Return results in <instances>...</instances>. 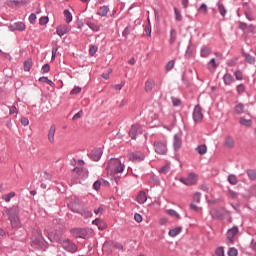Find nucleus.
<instances>
[{
	"mask_svg": "<svg viewBox=\"0 0 256 256\" xmlns=\"http://www.w3.org/2000/svg\"><path fill=\"white\" fill-rule=\"evenodd\" d=\"M106 169L111 179L119 181L121 179V174L123 171H125V164L121 163V160L117 158H112L108 161V166Z\"/></svg>",
	"mask_w": 256,
	"mask_h": 256,
	"instance_id": "f257e3e1",
	"label": "nucleus"
},
{
	"mask_svg": "<svg viewBox=\"0 0 256 256\" xmlns=\"http://www.w3.org/2000/svg\"><path fill=\"white\" fill-rule=\"evenodd\" d=\"M181 133H178L174 135V142H173V147L176 151H179L183 145V139H182Z\"/></svg>",
	"mask_w": 256,
	"mask_h": 256,
	"instance_id": "1a4fd4ad",
	"label": "nucleus"
},
{
	"mask_svg": "<svg viewBox=\"0 0 256 256\" xmlns=\"http://www.w3.org/2000/svg\"><path fill=\"white\" fill-rule=\"evenodd\" d=\"M239 123H240V125H243V127H251V125H253V121L252 120H247L244 117L240 118Z\"/></svg>",
	"mask_w": 256,
	"mask_h": 256,
	"instance_id": "a878e982",
	"label": "nucleus"
},
{
	"mask_svg": "<svg viewBox=\"0 0 256 256\" xmlns=\"http://www.w3.org/2000/svg\"><path fill=\"white\" fill-rule=\"evenodd\" d=\"M95 215H103L105 213V209L103 207H99L98 209L94 210Z\"/></svg>",
	"mask_w": 256,
	"mask_h": 256,
	"instance_id": "13d9d810",
	"label": "nucleus"
},
{
	"mask_svg": "<svg viewBox=\"0 0 256 256\" xmlns=\"http://www.w3.org/2000/svg\"><path fill=\"white\" fill-rule=\"evenodd\" d=\"M193 201L195 203H201V193L199 192H196L193 196Z\"/></svg>",
	"mask_w": 256,
	"mask_h": 256,
	"instance_id": "a18cd8bd",
	"label": "nucleus"
},
{
	"mask_svg": "<svg viewBox=\"0 0 256 256\" xmlns=\"http://www.w3.org/2000/svg\"><path fill=\"white\" fill-rule=\"evenodd\" d=\"M219 67V64L217 63V60L215 58H212L208 64H207V69L210 71V73L215 72V69Z\"/></svg>",
	"mask_w": 256,
	"mask_h": 256,
	"instance_id": "4468645a",
	"label": "nucleus"
},
{
	"mask_svg": "<svg viewBox=\"0 0 256 256\" xmlns=\"http://www.w3.org/2000/svg\"><path fill=\"white\" fill-rule=\"evenodd\" d=\"M31 67H33V61L28 59L24 62V71H31Z\"/></svg>",
	"mask_w": 256,
	"mask_h": 256,
	"instance_id": "2f4dec72",
	"label": "nucleus"
},
{
	"mask_svg": "<svg viewBox=\"0 0 256 256\" xmlns=\"http://www.w3.org/2000/svg\"><path fill=\"white\" fill-rule=\"evenodd\" d=\"M166 213L168 215H170V217H175L176 219H181V215H179V213H177V211H175L173 209L167 210Z\"/></svg>",
	"mask_w": 256,
	"mask_h": 256,
	"instance_id": "473e14b6",
	"label": "nucleus"
},
{
	"mask_svg": "<svg viewBox=\"0 0 256 256\" xmlns=\"http://www.w3.org/2000/svg\"><path fill=\"white\" fill-rule=\"evenodd\" d=\"M228 181L231 185H237V176L231 174L228 176Z\"/></svg>",
	"mask_w": 256,
	"mask_h": 256,
	"instance_id": "a19ab883",
	"label": "nucleus"
},
{
	"mask_svg": "<svg viewBox=\"0 0 256 256\" xmlns=\"http://www.w3.org/2000/svg\"><path fill=\"white\" fill-rule=\"evenodd\" d=\"M59 244L64 251H67L68 253H77V245H75L71 240L66 238L60 239Z\"/></svg>",
	"mask_w": 256,
	"mask_h": 256,
	"instance_id": "f03ea898",
	"label": "nucleus"
},
{
	"mask_svg": "<svg viewBox=\"0 0 256 256\" xmlns=\"http://www.w3.org/2000/svg\"><path fill=\"white\" fill-rule=\"evenodd\" d=\"M69 31H71V26L67 24H61L56 28V33L59 37H63V35H66Z\"/></svg>",
	"mask_w": 256,
	"mask_h": 256,
	"instance_id": "6e6552de",
	"label": "nucleus"
},
{
	"mask_svg": "<svg viewBox=\"0 0 256 256\" xmlns=\"http://www.w3.org/2000/svg\"><path fill=\"white\" fill-rule=\"evenodd\" d=\"M153 87H155V81L152 79H148L145 83V91L146 93H149L153 91Z\"/></svg>",
	"mask_w": 256,
	"mask_h": 256,
	"instance_id": "412c9836",
	"label": "nucleus"
},
{
	"mask_svg": "<svg viewBox=\"0 0 256 256\" xmlns=\"http://www.w3.org/2000/svg\"><path fill=\"white\" fill-rule=\"evenodd\" d=\"M182 232H183V227L177 226L176 228L169 230L168 235H170V237H177V235H181Z\"/></svg>",
	"mask_w": 256,
	"mask_h": 256,
	"instance_id": "dca6fc26",
	"label": "nucleus"
},
{
	"mask_svg": "<svg viewBox=\"0 0 256 256\" xmlns=\"http://www.w3.org/2000/svg\"><path fill=\"white\" fill-rule=\"evenodd\" d=\"M224 145L228 149H233L235 147V140L231 136H226L224 140Z\"/></svg>",
	"mask_w": 256,
	"mask_h": 256,
	"instance_id": "2eb2a0df",
	"label": "nucleus"
},
{
	"mask_svg": "<svg viewBox=\"0 0 256 256\" xmlns=\"http://www.w3.org/2000/svg\"><path fill=\"white\" fill-rule=\"evenodd\" d=\"M102 155H103V151L101 149H96L92 151L91 158L93 159V161H99Z\"/></svg>",
	"mask_w": 256,
	"mask_h": 256,
	"instance_id": "aec40b11",
	"label": "nucleus"
},
{
	"mask_svg": "<svg viewBox=\"0 0 256 256\" xmlns=\"http://www.w3.org/2000/svg\"><path fill=\"white\" fill-rule=\"evenodd\" d=\"M18 113L19 110L17 109V102H15L13 106L9 109V115H17Z\"/></svg>",
	"mask_w": 256,
	"mask_h": 256,
	"instance_id": "c9c22d12",
	"label": "nucleus"
},
{
	"mask_svg": "<svg viewBox=\"0 0 256 256\" xmlns=\"http://www.w3.org/2000/svg\"><path fill=\"white\" fill-rule=\"evenodd\" d=\"M45 232L48 233V239H50V241H57V239H59L57 232L51 231V228H45Z\"/></svg>",
	"mask_w": 256,
	"mask_h": 256,
	"instance_id": "f3484780",
	"label": "nucleus"
},
{
	"mask_svg": "<svg viewBox=\"0 0 256 256\" xmlns=\"http://www.w3.org/2000/svg\"><path fill=\"white\" fill-rule=\"evenodd\" d=\"M223 80L225 85H231V83H233V76H231V74H225Z\"/></svg>",
	"mask_w": 256,
	"mask_h": 256,
	"instance_id": "cd10ccee",
	"label": "nucleus"
},
{
	"mask_svg": "<svg viewBox=\"0 0 256 256\" xmlns=\"http://www.w3.org/2000/svg\"><path fill=\"white\" fill-rule=\"evenodd\" d=\"M79 93H81V87H75L70 92L71 95H79Z\"/></svg>",
	"mask_w": 256,
	"mask_h": 256,
	"instance_id": "5fc2aeb1",
	"label": "nucleus"
},
{
	"mask_svg": "<svg viewBox=\"0 0 256 256\" xmlns=\"http://www.w3.org/2000/svg\"><path fill=\"white\" fill-rule=\"evenodd\" d=\"M211 55V48H209L208 46H203L200 50V57H208Z\"/></svg>",
	"mask_w": 256,
	"mask_h": 256,
	"instance_id": "5701e85b",
	"label": "nucleus"
},
{
	"mask_svg": "<svg viewBox=\"0 0 256 256\" xmlns=\"http://www.w3.org/2000/svg\"><path fill=\"white\" fill-rule=\"evenodd\" d=\"M21 124H22L24 127H27V125H29V119H27L26 117H22V118H21Z\"/></svg>",
	"mask_w": 256,
	"mask_h": 256,
	"instance_id": "0e129e2a",
	"label": "nucleus"
},
{
	"mask_svg": "<svg viewBox=\"0 0 256 256\" xmlns=\"http://www.w3.org/2000/svg\"><path fill=\"white\" fill-rule=\"evenodd\" d=\"M154 149L158 155H161V144L159 142L154 143Z\"/></svg>",
	"mask_w": 256,
	"mask_h": 256,
	"instance_id": "de8ad7c7",
	"label": "nucleus"
},
{
	"mask_svg": "<svg viewBox=\"0 0 256 256\" xmlns=\"http://www.w3.org/2000/svg\"><path fill=\"white\" fill-rule=\"evenodd\" d=\"M173 67H175V61L174 60H170L167 64H166V71L169 72L171 71V69H173Z\"/></svg>",
	"mask_w": 256,
	"mask_h": 256,
	"instance_id": "79ce46f5",
	"label": "nucleus"
},
{
	"mask_svg": "<svg viewBox=\"0 0 256 256\" xmlns=\"http://www.w3.org/2000/svg\"><path fill=\"white\" fill-rule=\"evenodd\" d=\"M234 76L236 78V81H243V72H241L240 70L236 71L234 73Z\"/></svg>",
	"mask_w": 256,
	"mask_h": 256,
	"instance_id": "37998d69",
	"label": "nucleus"
},
{
	"mask_svg": "<svg viewBox=\"0 0 256 256\" xmlns=\"http://www.w3.org/2000/svg\"><path fill=\"white\" fill-rule=\"evenodd\" d=\"M237 233H239V228L236 226L228 230L226 237L227 245H233V243H235V235H237Z\"/></svg>",
	"mask_w": 256,
	"mask_h": 256,
	"instance_id": "7ed1b4c3",
	"label": "nucleus"
},
{
	"mask_svg": "<svg viewBox=\"0 0 256 256\" xmlns=\"http://www.w3.org/2000/svg\"><path fill=\"white\" fill-rule=\"evenodd\" d=\"M134 219H135V221H136L137 223H141V221H143V216H141V214H139V213H136V214L134 215Z\"/></svg>",
	"mask_w": 256,
	"mask_h": 256,
	"instance_id": "6e6d98bb",
	"label": "nucleus"
},
{
	"mask_svg": "<svg viewBox=\"0 0 256 256\" xmlns=\"http://www.w3.org/2000/svg\"><path fill=\"white\" fill-rule=\"evenodd\" d=\"M49 69H50L49 64H45L42 67L43 73H49Z\"/></svg>",
	"mask_w": 256,
	"mask_h": 256,
	"instance_id": "774afa93",
	"label": "nucleus"
},
{
	"mask_svg": "<svg viewBox=\"0 0 256 256\" xmlns=\"http://www.w3.org/2000/svg\"><path fill=\"white\" fill-rule=\"evenodd\" d=\"M196 151L199 155H205L207 153V145L203 144L196 148Z\"/></svg>",
	"mask_w": 256,
	"mask_h": 256,
	"instance_id": "bb28decb",
	"label": "nucleus"
},
{
	"mask_svg": "<svg viewBox=\"0 0 256 256\" xmlns=\"http://www.w3.org/2000/svg\"><path fill=\"white\" fill-rule=\"evenodd\" d=\"M215 255L216 256H225V248H223V246L216 248Z\"/></svg>",
	"mask_w": 256,
	"mask_h": 256,
	"instance_id": "4c0bfd02",
	"label": "nucleus"
},
{
	"mask_svg": "<svg viewBox=\"0 0 256 256\" xmlns=\"http://www.w3.org/2000/svg\"><path fill=\"white\" fill-rule=\"evenodd\" d=\"M86 25L92 30V31H100L101 27L99 25L93 23V22H87Z\"/></svg>",
	"mask_w": 256,
	"mask_h": 256,
	"instance_id": "7c9ffc66",
	"label": "nucleus"
},
{
	"mask_svg": "<svg viewBox=\"0 0 256 256\" xmlns=\"http://www.w3.org/2000/svg\"><path fill=\"white\" fill-rule=\"evenodd\" d=\"M57 48H52V57H51V61H55V57L57 56Z\"/></svg>",
	"mask_w": 256,
	"mask_h": 256,
	"instance_id": "69168bd1",
	"label": "nucleus"
},
{
	"mask_svg": "<svg viewBox=\"0 0 256 256\" xmlns=\"http://www.w3.org/2000/svg\"><path fill=\"white\" fill-rule=\"evenodd\" d=\"M64 17L66 23H71V21H73V15H71V12H69V10H64Z\"/></svg>",
	"mask_w": 256,
	"mask_h": 256,
	"instance_id": "c85d7f7f",
	"label": "nucleus"
},
{
	"mask_svg": "<svg viewBox=\"0 0 256 256\" xmlns=\"http://www.w3.org/2000/svg\"><path fill=\"white\" fill-rule=\"evenodd\" d=\"M175 17H176V21H183V16L181 15V11H179L177 8H175Z\"/></svg>",
	"mask_w": 256,
	"mask_h": 256,
	"instance_id": "c03bdc74",
	"label": "nucleus"
},
{
	"mask_svg": "<svg viewBox=\"0 0 256 256\" xmlns=\"http://www.w3.org/2000/svg\"><path fill=\"white\" fill-rule=\"evenodd\" d=\"M17 194L15 192H10L8 194H4L2 195V199L3 201H5L6 203H11V200L13 199V197H15Z\"/></svg>",
	"mask_w": 256,
	"mask_h": 256,
	"instance_id": "393cba45",
	"label": "nucleus"
},
{
	"mask_svg": "<svg viewBox=\"0 0 256 256\" xmlns=\"http://www.w3.org/2000/svg\"><path fill=\"white\" fill-rule=\"evenodd\" d=\"M10 31H25V23L16 22L9 26Z\"/></svg>",
	"mask_w": 256,
	"mask_h": 256,
	"instance_id": "9b49d317",
	"label": "nucleus"
},
{
	"mask_svg": "<svg viewBox=\"0 0 256 256\" xmlns=\"http://www.w3.org/2000/svg\"><path fill=\"white\" fill-rule=\"evenodd\" d=\"M85 230L82 229H74L73 230V235H75L76 237H85Z\"/></svg>",
	"mask_w": 256,
	"mask_h": 256,
	"instance_id": "e433bc0d",
	"label": "nucleus"
},
{
	"mask_svg": "<svg viewBox=\"0 0 256 256\" xmlns=\"http://www.w3.org/2000/svg\"><path fill=\"white\" fill-rule=\"evenodd\" d=\"M193 119L195 123H201L203 121V108L196 105L193 111Z\"/></svg>",
	"mask_w": 256,
	"mask_h": 256,
	"instance_id": "423d86ee",
	"label": "nucleus"
},
{
	"mask_svg": "<svg viewBox=\"0 0 256 256\" xmlns=\"http://www.w3.org/2000/svg\"><path fill=\"white\" fill-rule=\"evenodd\" d=\"M142 134H143V126L139 124H134L131 126L129 131V137H131V139H137V135H142Z\"/></svg>",
	"mask_w": 256,
	"mask_h": 256,
	"instance_id": "20e7f679",
	"label": "nucleus"
},
{
	"mask_svg": "<svg viewBox=\"0 0 256 256\" xmlns=\"http://www.w3.org/2000/svg\"><path fill=\"white\" fill-rule=\"evenodd\" d=\"M39 81L41 83H47L48 85H50V87H55V83H53V81L49 80V78L47 77H40Z\"/></svg>",
	"mask_w": 256,
	"mask_h": 256,
	"instance_id": "f704fd0d",
	"label": "nucleus"
},
{
	"mask_svg": "<svg viewBox=\"0 0 256 256\" xmlns=\"http://www.w3.org/2000/svg\"><path fill=\"white\" fill-rule=\"evenodd\" d=\"M198 176L195 173H190L186 178H180L181 183L184 185H195L197 183Z\"/></svg>",
	"mask_w": 256,
	"mask_h": 256,
	"instance_id": "39448f33",
	"label": "nucleus"
},
{
	"mask_svg": "<svg viewBox=\"0 0 256 256\" xmlns=\"http://www.w3.org/2000/svg\"><path fill=\"white\" fill-rule=\"evenodd\" d=\"M89 53H90L91 57H93V55H95L97 53V46H91L89 49Z\"/></svg>",
	"mask_w": 256,
	"mask_h": 256,
	"instance_id": "bf43d9fd",
	"label": "nucleus"
},
{
	"mask_svg": "<svg viewBox=\"0 0 256 256\" xmlns=\"http://www.w3.org/2000/svg\"><path fill=\"white\" fill-rule=\"evenodd\" d=\"M9 221L13 229H19V227H21V221L19 220V216L9 217Z\"/></svg>",
	"mask_w": 256,
	"mask_h": 256,
	"instance_id": "ddd939ff",
	"label": "nucleus"
},
{
	"mask_svg": "<svg viewBox=\"0 0 256 256\" xmlns=\"http://www.w3.org/2000/svg\"><path fill=\"white\" fill-rule=\"evenodd\" d=\"M209 9L206 6V4H201L200 7L198 8V12L201 13L202 15H207Z\"/></svg>",
	"mask_w": 256,
	"mask_h": 256,
	"instance_id": "72a5a7b5",
	"label": "nucleus"
},
{
	"mask_svg": "<svg viewBox=\"0 0 256 256\" xmlns=\"http://www.w3.org/2000/svg\"><path fill=\"white\" fill-rule=\"evenodd\" d=\"M161 147H162V155H167V143L162 142Z\"/></svg>",
	"mask_w": 256,
	"mask_h": 256,
	"instance_id": "680f3d73",
	"label": "nucleus"
},
{
	"mask_svg": "<svg viewBox=\"0 0 256 256\" xmlns=\"http://www.w3.org/2000/svg\"><path fill=\"white\" fill-rule=\"evenodd\" d=\"M244 57H245L247 63H250L251 65H253V63H255V57H253L251 54H244Z\"/></svg>",
	"mask_w": 256,
	"mask_h": 256,
	"instance_id": "ea45409f",
	"label": "nucleus"
},
{
	"mask_svg": "<svg viewBox=\"0 0 256 256\" xmlns=\"http://www.w3.org/2000/svg\"><path fill=\"white\" fill-rule=\"evenodd\" d=\"M35 21H37V16L35 14H31L29 16V22L30 23H35Z\"/></svg>",
	"mask_w": 256,
	"mask_h": 256,
	"instance_id": "338daca9",
	"label": "nucleus"
},
{
	"mask_svg": "<svg viewBox=\"0 0 256 256\" xmlns=\"http://www.w3.org/2000/svg\"><path fill=\"white\" fill-rule=\"evenodd\" d=\"M136 201L140 204L143 205V203L147 202V194L144 191L139 192Z\"/></svg>",
	"mask_w": 256,
	"mask_h": 256,
	"instance_id": "a211bd4d",
	"label": "nucleus"
},
{
	"mask_svg": "<svg viewBox=\"0 0 256 256\" xmlns=\"http://www.w3.org/2000/svg\"><path fill=\"white\" fill-rule=\"evenodd\" d=\"M129 33H131V26H127L123 30L122 35H123V37H125V39H127V37L129 36Z\"/></svg>",
	"mask_w": 256,
	"mask_h": 256,
	"instance_id": "49530a36",
	"label": "nucleus"
},
{
	"mask_svg": "<svg viewBox=\"0 0 256 256\" xmlns=\"http://www.w3.org/2000/svg\"><path fill=\"white\" fill-rule=\"evenodd\" d=\"M49 23V18L48 17H41L39 19V25H47Z\"/></svg>",
	"mask_w": 256,
	"mask_h": 256,
	"instance_id": "603ef678",
	"label": "nucleus"
},
{
	"mask_svg": "<svg viewBox=\"0 0 256 256\" xmlns=\"http://www.w3.org/2000/svg\"><path fill=\"white\" fill-rule=\"evenodd\" d=\"M76 213H79L80 215H82V217H85L86 219H89V217H93V213L89 209L77 210Z\"/></svg>",
	"mask_w": 256,
	"mask_h": 256,
	"instance_id": "4be33fe9",
	"label": "nucleus"
},
{
	"mask_svg": "<svg viewBox=\"0 0 256 256\" xmlns=\"http://www.w3.org/2000/svg\"><path fill=\"white\" fill-rule=\"evenodd\" d=\"M55 133H57V126L55 124H52L48 130V141L49 143L53 144L55 143Z\"/></svg>",
	"mask_w": 256,
	"mask_h": 256,
	"instance_id": "9d476101",
	"label": "nucleus"
},
{
	"mask_svg": "<svg viewBox=\"0 0 256 256\" xmlns=\"http://www.w3.org/2000/svg\"><path fill=\"white\" fill-rule=\"evenodd\" d=\"M238 253H239V252L237 251L236 248H230V249L228 250V256H237Z\"/></svg>",
	"mask_w": 256,
	"mask_h": 256,
	"instance_id": "8fccbe9b",
	"label": "nucleus"
},
{
	"mask_svg": "<svg viewBox=\"0 0 256 256\" xmlns=\"http://www.w3.org/2000/svg\"><path fill=\"white\" fill-rule=\"evenodd\" d=\"M236 91L239 94L245 93V85H243V84L238 85L237 88H236Z\"/></svg>",
	"mask_w": 256,
	"mask_h": 256,
	"instance_id": "864d4df0",
	"label": "nucleus"
},
{
	"mask_svg": "<svg viewBox=\"0 0 256 256\" xmlns=\"http://www.w3.org/2000/svg\"><path fill=\"white\" fill-rule=\"evenodd\" d=\"M9 217H19V207L13 206L7 210Z\"/></svg>",
	"mask_w": 256,
	"mask_h": 256,
	"instance_id": "6ab92c4d",
	"label": "nucleus"
},
{
	"mask_svg": "<svg viewBox=\"0 0 256 256\" xmlns=\"http://www.w3.org/2000/svg\"><path fill=\"white\" fill-rule=\"evenodd\" d=\"M247 175L250 179L255 180L256 179V172L255 170H248Z\"/></svg>",
	"mask_w": 256,
	"mask_h": 256,
	"instance_id": "09e8293b",
	"label": "nucleus"
},
{
	"mask_svg": "<svg viewBox=\"0 0 256 256\" xmlns=\"http://www.w3.org/2000/svg\"><path fill=\"white\" fill-rule=\"evenodd\" d=\"M93 187L95 189V191H99V189H101V181L97 180L94 182Z\"/></svg>",
	"mask_w": 256,
	"mask_h": 256,
	"instance_id": "4d7b16f0",
	"label": "nucleus"
},
{
	"mask_svg": "<svg viewBox=\"0 0 256 256\" xmlns=\"http://www.w3.org/2000/svg\"><path fill=\"white\" fill-rule=\"evenodd\" d=\"M172 103H173L174 107L181 106V100L179 98L172 97Z\"/></svg>",
	"mask_w": 256,
	"mask_h": 256,
	"instance_id": "3c124183",
	"label": "nucleus"
},
{
	"mask_svg": "<svg viewBox=\"0 0 256 256\" xmlns=\"http://www.w3.org/2000/svg\"><path fill=\"white\" fill-rule=\"evenodd\" d=\"M235 113H237V115H241L242 113H245V106L243 104L236 105Z\"/></svg>",
	"mask_w": 256,
	"mask_h": 256,
	"instance_id": "c756f323",
	"label": "nucleus"
},
{
	"mask_svg": "<svg viewBox=\"0 0 256 256\" xmlns=\"http://www.w3.org/2000/svg\"><path fill=\"white\" fill-rule=\"evenodd\" d=\"M129 161H143L145 155L139 152L129 154Z\"/></svg>",
	"mask_w": 256,
	"mask_h": 256,
	"instance_id": "f8f14e48",
	"label": "nucleus"
},
{
	"mask_svg": "<svg viewBox=\"0 0 256 256\" xmlns=\"http://www.w3.org/2000/svg\"><path fill=\"white\" fill-rule=\"evenodd\" d=\"M125 83L122 84H116V85H112L113 89H115L116 91H121V89H123Z\"/></svg>",
	"mask_w": 256,
	"mask_h": 256,
	"instance_id": "e2e57ef3",
	"label": "nucleus"
},
{
	"mask_svg": "<svg viewBox=\"0 0 256 256\" xmlns=\"http://www.w3.org/2000/svg\"><path fill=\"white\" fill-rule=\"evenodd\" d=\"M218 11L222 17H225L227 15V10L225 9V6L223 4H218Z\"/></svg>",
	"mask_w": 256,
	"mask_h": 256,
	"instance_id": "58836bf2",
	"label": "nucleus"
},
{
	"mask_svg": "<svg viewBox=\"0 0 256 256\" xmlns=\"http://www.w3.org/2000/svg\"><path fill=\"white\" fill-rule=\"evenodd\" d=\"M109 13V7L108 6H102L98 9L97 15L100 17H105Z\"/></svg>",
	"mask_w": 256,
	"mask_h": 256,
	"instance_id": "b1692460",
	"label": "nucleus"
},
{
	"mask_svg": "<svg viewBox=\"0 0 256 256\" xmlns=\"http://www.w3.org/2000/svg\"><path fill=\"white\" fill-rule=\"evenodd\" d=\"M37 233H38V237L37 238L35 236L32 237L31 245L35 249H43V236H41L40 230Z\"/></svg>",
	"mask_w": 256,
	"mask_h": 256,
	"instance_id": "0eeeda50",
	"label": "nucleus"
},
{
	"mask_svg": "<svg viewBox=\"0 0 256 256\" xmlns=\"http://www.w3.org/2000/svg\"><path fill=\"white\" fill-rule=\"evenodd\" d=\"M170 167H171V164L167 163L164 167H162L161 173H168Z\"/></svg>",
	"mask_w": 256,
	"mask_h": 256,
	"instance_id": "052dcab7",
	"label": "nucleus"
}]
</instances>
